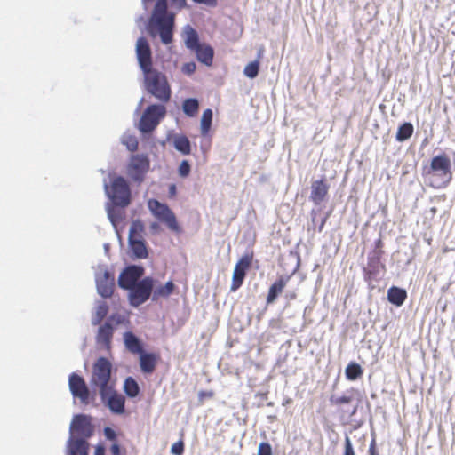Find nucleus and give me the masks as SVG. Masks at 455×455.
Masks as SVG:
<instances>
[{
    "label": "nucleus",
    "instance_id": "f257e3e1",
    "mask_svg": "<svg viewBox=\"0 0 455 455\" xmlns=\"http://www.w3.org/2000/svg\"><path fill=\"white\" fill-rule=\"evenodd\" d=\"M175 14L168 10V0H156L152 13L146 25L151 37L159 36L164 44L172 42Z\"/></svg>",
    "mask_w": 455,
    "mask_h": 455
},
{
    "label": "nucleus",
    "instance_id": "f03ea898",
    "mask_svg": "<svg viewBox=\"0 0 455 455\" xmlns=\"http://www.w3.org/2000/svg\"><path fill=\"white\" fill-rule=\"evenodd\" d=\"M142 74L145 90L160 102H168L172 97V89L166 76L154 68L146 69Z\"/></svg>",
    "mask_w": 455,
    "mask_h": 455
},
{
    "label": "nucleus",
    "instance_id": "7ed1b4c3",
    "mask_svg": "<svg viewBox=\"0 0 455 455\" xmlns=\"http://www.w3.org/2000/svg\"><path fill=\"white\" fill-rule=\"evenodd\" d=\"M104 189L106 196L114 205L124 208L131 204L130 186L124 177L114 178L110 186L105 181Z\"/></svg>",
    "mask_w": 455,
    "mask_h": 455
},
{
    "label": "nucleus",
    "instance_id": "20e7f679",
    "mask_svg": "<svg viewBox=\"0 0 455 455\" xmlns=\"http://www.w3.org/2000/svg\"><path fill=\"white\" fill-rule=\"evenodd\" d=\"M156 282L153 277L146 276L129 288H125L124 290L128 291L129 304L135 308L144 304L152 297Z\"/></svg>",
    "mask_w": 455,
    "mask_h": 455
},
{
    "label": "nucleus",
    "instance_id": "39448f33",
    "mask_svg": "<svg viewBox=\"0 0 455 455\" xmlns=\"http://www.w3.org/2000/svg\"><path fill=\"white\" fill-rule=\"evenodd\" d=\"M112 364L106 357L100 356L92 365L91 385L100 391L105 392L106 388L115 386L111 382Z\"/></svg>",
    "mask_w": 455,
    "mask_h": 455
},
{
    "label": "nucleus",
    "instance_id": "423d86ee",
    "mask_svg": "<svg viewBox=\"0 0 455 455\" xmlns=\"http://www.w3.org/2000/svg\"><path fill=\"white\" fill-rule=\"evenodd\" d=\"M166 108L161 104H151L144 110L138 128L143 134L151 133L160 123L161 119L164 117Z\"/></svg>",
    "mask_w": 455,
    "mask_h": 455
},
{
    "label": "nucleus",
    "instance_id": "0eeeda50",
    "mask_svg": "<svg viewBox=\"0 0 455 455\" xmlns=\"http://www.w3.org/2000/svg\"><path fill=\"white\" fill-rule=\"evenodd\" d=\"M148 208L151 214L157 219L158 221L165 224L169 229L174 232L180 231L174 212L166 204L161 203L157 199H149L148 201Z\"/></svg>",
    "mask_w": 455,
    "mask_h": 455
},
{
    "label": "nucleus",
    "instance_id": "6e6552de",
    "mask_svg": "<svg viewBox=\"0 0 455 455\" xmlns=\"http://www.w3.org/2000/svg\"><path fill=\"white\" fill-rule=\"evenodd\" d=\"M124 320V316L120 315L114 314L110 315L103 324L100 325L96 335V342L108 349L116 327L123 323Z\"/></svg>",
    "mask_w": 455,
    "mask_h": 455
},
{
    "label": "nucleus",
    "instance_id": "1a4fd4ad",
    "mask_svg": "<svg viewBox=\"0 0 455 455\" xmlns=\"http://www.w3.org/2000/svg\"><path fill=\"white\" fill-rule=\"evenodd\" d=\"M428 173H433L440 177L443 186H447L452 180L450 157L445 154L435 156L430 162Z\"/></svg>",
    "mask_w": 455,
    "mask_h": 455
},
{
    "label": "nucleus",
    "instance_id": "9d476101",
    "mask_svg": "<svg viewBox=\"0 0 455 455\" xmlns=\"http://www.w3.org/2000/svg\"><path fill=\"white\" fill-rule=\"evenodd\" d=\"M95 283L97 292L101 298L108 299L113 295L115 278L106 266H99L95 272Z\"/></svg>",
    "mask_w": 455,
    "mask_h": 455
},
{
    "label": "nucleus",
    "instance_id": "9b49d317",
    "mask_svg": "<svg viewBox=\"0 0 455 455\" xmlns=\"http://www.w3.org/2000/svg\"><path fill=\"white\" fill-rule=\"evenodd\" d=\"M101 402L108 410L116 415H122L125 411V397L117 393L115 386L106 388L105 392H99Z\"/></svg>",
    "mask_w": 455,
    "mask_h": 455
},
{
    "label": "nucleus",
    "instance_id": "f8f14e48",
    "mask_svg": "<svg viewBox=\"0 0 455 455\" xmlns=\"http://www.w3.org/2000/svg\"><path fill=\"white\" fill-rule=\"evenodd\" d=\"M149 165L150 162L147 155H132L127 165L129 177L136 182H141L149 169Z\"/></svg>",
    "mask_w": 455,
    "mask_h": 455
},
{
    "label": "nucleus",
    "instance_id": "ddd939ff",
    "mask_svg": "<svg viewBox=\"0 0 455 455\" xmlns=\"http://www.w3.org/2000/svg\"><path fill=\"white\" fill-rule=\"evenodd\" d=\"M91 419L92 418L85 414L75 415L69 427V435H76L85 439L92 437L94 434V427Z\"/></svg>",
    "mask_w": 455,
    "mask_h": 455
},
{
    "label": "nucleus",
    "instance_id": "4468645a",
    "mask_svg": "<svg viewBox=\"0 0 455 455\" xmlns=\"http://www.w3.org/2000/svg\"><path fill=\"white\" fill-rule=\"evenodd\" d=\"M135 52L139 67L142 72L153 68L152 50L144 36L137 39Z\"/></svg>",
    "mask_w": 455,
    "mask_h": 455
},
{
    "label": "nucleus",
    "instance_id": "2eb2a0df",
    "mask_svg": "<svg viewBox=\"0 0 455 455\" xmlns=\"http://www.w3.org/2000/svg\"><path fill=\"white\" fill-rule=\"evenodd\" d=\"M145 269L142 266L130 265L126 267L118 276V286L124 290L142 279Z\"/></svg>",
    "mask_w": 455,
    "mask_h": 455
},
{
    "label": "nucleus",
    "instance_id": "dca6fc26",
    "mask_svg": "<svg viewBox=\"0 0 455 455\" xmlns=\"http://www.w3.org/2000/svg\"><path fill=\"white\" fill-rule=\"evenodd\" d=\"M68 386L74 397H77L80 401L87 404L89 403L90 390L83 377L73 372L68 378Z\"/></svg>",
    "mask_w": 455,
    "mask_h": 455
},
{
    "label": "nucleus",
    "instance_id": "f3484780",
    "mask_svg": "<svg viewBox=\"0 0 455 455\" xmlns=\"http://www.w3.org/2000/svg\"><path fill=\"white\" fill-rule=\"evenodd\" d=\"M251 260L252 256L244 255L236 263L232 276V284L230 288L232 291H235L243 284V279L246 275V271L250 267Z\"/></svg>",
    "mask_w": 455,
    "mask_h": 455
},
{
    "label": "nucleus",
    "instance_id": "a211bd4d",
    "mask_svg": "<svg viewBox=\"0 0 455 455\" xmlns=\"http://www.w3.org/2000/svg\"><path fill=\"white\" fill-rule=\"evenodd\" d=\"M88 439L69 435L66 443V455H89Z\"/></svg>",
    "mask_w": 455,
    "mask_h": 455
},
{
    "label": "nucleus",
    "instance_id": "6ab92c4d",
    "mask_svg": "<svg viewBox=\"0 0 455 455\" xmlns=\"http://www.w3.org/2000/svg\"><path fill=\"white\" fill-rule=\"evenodd\" d=\"M380 267V252L374 251L373 255L368 259L367 267H363L364 280L369 284L379 277Z\"/></svg>",
    "mask_w": 455,
    "mask_h": 455
},
{
    "label": "nucleus",
    "instance_id": "aec40b11",
    "mask_svg": "<svg viewBox=\"0 0 455 455\" xmlns=\"http://www.w3.org/2000/svg\"><path fill=\"white\" fill-rule=\"evenodd\" d=\"M329 191V185L324 181V180H318L312 182L311 185V193L309 199L314 203L315 205H321Z\"/></svg>",
    "mask_w": 455,
    "mask_h": 455
},
{
    "label": "nucleus",
    "instance_id": "412c9836",
    "mask_svg": "<svg viewBox=\"0 0 455 455\" xmlns=\"http://www.w3.org/2000/svg\"><path fill=\"white\" fill-rule=\"evenodd\" d=\"M289 280V276H281L270 285L267 296V304H273L276 300L278 296L283 291Z\"/></svg>",
    "mask_w": 455,
    "mask_h": 455
},
{
    "label": "nucleus",
    "instance_id": "4be33fe9",
    "mask_svg": "<svg viewBox=\"0 0 455 455\" xmlns=\"http://www.w3.org/2000/svg\"><path fill=\"white\" fill-rule=\"evenodd\" d=\"M140 355V367L142 372L146 374L152 373L156 366L158 356L154 353L142 351Z\"/></svg>",
    "mask_w": 455,
    "mask_h": 455
},
{
    "label": "nucleus",
    "instance_id": "5701e85b",
    "mask_svg": "<svg viewBox=\"0 0 455 455\" xmlns=\"http://www.w3.org/2000/svg\"><path fill=\"white\" fill-rule=\"evenodd\" d=\"M128 244L135 259H146L148 255L145 241L141 238L128 237Z\"/></svg>",
    "mask_w": 455,
    "mask_h": 455
},
{
    "label": "nucleus",
    "instance_id": "b1692460",
    "mask_svg": "<svg viewBox=\"0 0 455 455\" xmlns=\"http://www.w3.org/2000/svg\"><path fill=\"white\" fill-rule=\"evenodd\" d=\"M124 343L127 350L132 354H140L143 350L141 340L132 331L124 333Z\"/></svg>",
    "mask_w": 455,
    "mask_h": 455
},
{
    "label": "nucleus",
    "instance_id": "393cba45",
    "mask_svg": "<svg viewBox=\"0 0 455 455\" xmlns=\"http://www.w3.org/2000/svg\"><path fill=\"white\" fill-rule=\"evenodd\" d=\"M387 296L391 304L401 307L407 298V292L403 288L392 286L387 290Z\"/></svg>",
    "mask_w": 455,
    "mask_h": 455
},
{
    "label": "nucleus",
    "instance_id": "a878e982",
    "mask_svg": "<svg viewBox=\"0 0 455 455\" xmlns=\"http://www.w3.org/2000/svg\"><path fill=\"white\" fill-rule=\"evenodd\" d=\"M193 52H196L197 60L206 66H211L212 64L214 51L212 46L201 44Z\"/></svg>",
    "mask_w": 455,
    "mask_h": 455
},
{
    "label": "nucleus",
    "instance_id": "bb28decb",
    "mask_svg": "<svg viewBox=\"0 0 455 455\" xmlns=\"http://www.w3.org/2000/svg\"><path fill=\"white\" fill-rule=\"evenodd\" d=\"M175 284L172 281H168L164 285L154 287L151 299L157 301L161 298H168L174 291Z\"/></svg>",
    "mask_w": 455,
    "mask_h": 455
},
{
    "label": "nucleus",
    "instance_id": "cd10ccee",
    "mask_svg": "<svg viewBox=\"0 0 455 455\" xmlns=\"http://www.w3.org/2000/svg\"><path fill=\"white\" fill-rule=\"evenodd\" d=\"M117 206L114 205L112 203L106 204V211L108 214V218L114 227L117 236L120 238L119 232L117 230V223L120 222L123 219L122 212L116 209Z\"/></svg>",
    "mask_w": 455,
    "mask_h": 455
},
{
    "label": "nucleus",
    "instance_id": "c85d7f7f",
    "mask_svg": "<svg viewBox=\"0 0 455 455\" xmlns=\"http://www.w3.org/2000/svg\"><path fill=\"white\" fill-rule=\"evenodd\" d=\"M96 304L95 311L91 320L93 326L99 325L108 313V306L105 301L99 300Z\"/></svg>",
    "mask_w": 455,
    "mask_h": 455
},
{
    "label": "nucleus",
    "instance_id": "c756f323",
    "mask_svg": "<svg viewBox=\"0 0 455 455\" xmlns=\"http://www.w3.org/2000/svg\"><path fill=\"white\" fill-rule=\"evenodd\" d=\"M185 33V45L188 49L194 51L198 48L200 44L199 36L197 32L190 26H187L184 30Z\"/></svg>",
    "mask_w": 455,
    "mask_h": 455
},
{
    "label": "nucleus",
    "instance_id": "7c9ffc66",
    "mask_svg": "<svg viewBox=\"0 0 455 455\" xmlns=\"http://www.w3.org/2000/svg\"><path fill=\"white\" fill-rule=\"evenodd\" d=\"M173 147L182 155H189L191 151V143L188 138L185 135H175L173 137Z\"/></svg>",
    "mask_w": 455,
    "mask_h": 455
},
{
    "label": "nucleus",
    "instance_id": "2f4dec72",
    "mask_svg": "<svg viewBox=\"0 0 455 455\" xmlns=\"http://www.w3.org/2000/svg\"><path fill=\"white\" fill-rule=\"evenodd\" d=\"M124 391L129 398H135L139 395L140 388L134 378L127 377L124 382Z\"/></svg>",
    "mask_w": 455,
    "mask_h": 455
},
{
    "label": "nucleus",
    "instance_id": "473e14b6",
    "mask_svg": "<svg viewBox=\"0 0 455 455\" xmlns=\"http://www.w3.org/2000/svg\"><path fill=\"white\" fill-rule=\"evenodd\" d=\"M414 131V127L411 123L404 122L399 125L395 135V140L399 142H403L409 140Z\"/></svg>",
    "mask_w": 455,
    "mask_h": 455
},
{
    "label": "nucleus",
    "instance_id": "72a5a7b5",
    "mask_svg": "<svg viewBox=\"0 0 455 455\" xmlns=\"http://www.w3.org/2000/svg\"><path fill=\"white\" fill-rule=\"evenodd\" d=\"M363 373V368L355 362H350L345 369V376L351 381H355L359 379Z\"/></svg>",
    "mask_w": 455,
    "mask_h": 455
},
{
    "label": "nucleus",
    "instance_id": "f704fd0d",
    "mask_svg": "<svg viewBox=\"0 0 455 455\" xmlns=\"http://www.w3.org/2000/svg\"><path fill=\"white\" fill-rule=\"evenodd\" d=\"M182 110L188 116H195L199 110L198 100L196 98L186 99L182 103Z\"/></svg>",
    "mask_w": 455,
    "mask_h": 455
},
{
    "label": "nucleus",
    "instance_id": "c9c22d12",
    "mask_svg": "<svg viewBox=\"0 0 455 455\" xmlns=\"http://www.w3.org/2000/svg\"><path fill=\"white\" fill-rule=\"evenodd\" d=\"M212 110L211 108H207L203 112L202 117H201V123H200V129L202 135H206L211 127L212 123Z\"/></svg>",
    "mask_w": 455,
    "mask_h": 455
},
{
    "label": "nucleus",
    "instance_id": "e433bc0d",
    "mask_svg": "<svg viewBox=\"0 0 455 455\" xmlns=\"http://www.w3.org/2000/svg\"><path fill=\"white\" fill-rule=\"evenodd\" d=\"M122 143L126 146L127 149L131 152L136 151L138 149V140L136 136L124 133L122 137Z\"/></svg>",
    "mask_w": 455,
    "mask_h": 455
},
{
    "label": "nucleus",
    "instance_id": "4c0bfd02",
    "mask_svg": "<svg viewBox=\"0 0 455 455\" xmlns=\"http://www.w3.org/2000/svg\"><path fill=\"white\" fill-rule=\"evenodd\" d=\"M259 71V61L253 60L247 64L243 69V74L248 78L253 79L255 78Z\"/></svg>",
    "mask_w": 455,
    "mask_h": 455
},
{
    "label": "nucleus",
    "instance_id": "58836bf2",
    "mask_svg": "<svg viewBox=\"0 0 455 455\" xmlns=\"http://www.w3.org/2000/svg\"><path fill=\"white\" fill-rule=\"evenodd\" d=\"M144 226L143 223L139 220H133L130 226L128 237L131 238H139L140 237V233L143 231Z\"/></svg>",
    "mask_w": 455,
    "mask_h": 455
},
{
    "label": "nucleus",
    "instance_id": "ea45409f",
    "mask_svg": "<svg viewBox=\"0 0 455 455\" xmlns=\"http://www.w3.org/2000/svg\"><path fill=\"white\" fill-rule=\"evenodd\" d=\"M191 171V165L188 160H182L180 164L178 172L179 175L182 178H186L189 175Z\"/></svg>",
    "mask_w": 455,
    "mask_h": 455
},
{
    "label": "nucleus",
    "instance_id": "a19ab883",
    "mask_svg": "<svg viewBox=\"0 0 455 455\" xmlns=\"http://www.w3.org/2000/svg\"><path fill=\"white\" fill-rule=\"evenodd\" d=\"M351 401H352V396H348V395H342V396L331 395L330 397L331 403L334 404V405L349 403Z\"/></svg>",
    "mask_w": 455,
    "mask_h": 455
},
{
    "label": "nucleus",
    "instance_id": "79ce46f5",
    "mask_svg": "<svg viewBox=\"0 0 455 455\" xmlns=\"http://www.w3.org/2000/svg\"><path fill=\"white\" fill-rule=\"evenodd\" d=\"M257 455H273L272 446L268 443H260L258 448Z\"/></svg>",
    "mask_w": 455,
    "mask_h": 455
},
{
    "label": "nucleus",
    "instance_id": "37998d69",
    "mask_svg": "<svg viewBox=\"0 0 455 455\" xmlns=\"http://www.w3.org/2000/svg\"><path fill=\"white\" fill-rule=\"evenodd\" d=\"M171 452L173 455H182L184 452V443L181 440L174 443L171 447Z\"/></svg>",
    "mask_w": 455,
    "mask_h": 455
},
{
    "label": "nucleus",
    "instance_id": "c03bdc74",
    "mask_svg": "<svg viewBox=\"0 0 455 455\" xmlns=\"http://www.w3.org/2000/svg\"><path fill=\"white\" fill-rule=\"evenodd\" d=\"M343 455H355L352 442L348 435L345 437V447Z\"/></svg>",
    "mask_w": 455,
    "mask_h": 455
},
{
    "label": "nucleus",
    "instance_id": "a18cd8bd",
    "mask_svg": "<svg viewBox=\"0 0 455 455\" xmlns=\"http://www.w3.org/2000/svg\"><path fill=\"white\" fill-rule=\"evenodd\" d=\"M103 433H104L106 439H108L109 441H116L117 435H116V431L112 427H105L103 429Z\"/></svg>",
    "mask_w": 455,
    "mask_h": 455
},
{
    "label": "nucleus",
    "instance_id": "49530a36",
    "mask_svg": "<svg viewBox=\"0 0 455 455\" xmlns=\"http://www.w3.org/2000/svg\"><path fill=\"white\" fill-rule=\"evenodd\" d=\"M196 63L195 62H187L182 66V72L187 75H191L196 71Z\"/></svg>",
    "mask_w": 455,
    "mask_h": 455
},
{
    "label": "nucleus",
    "instance_id": "de8ad7c7",
    "mask_svg": "<svg viewBox=\"0 0 455 455\" xmlns=\"http://www.w3.org/2000/svg\"><path fill=\"white\" fill-rule=\"evenodd\" d=\"M284 299L288 302L294 300L297 298V293L295 290H286L284 291Z\"/></svg>",
    "mask_w": 455,
    "mask_h": 455
},
{
    "label": "nucleus",
    "instance_id": "09e8293b",
    "mask_svg": "<svg viewBox=\"0 0 455 455\" xmlns=\"http://www.w3.org/2000/svg\"><path fill=\"white\" fill-rule=\"evenodd\" d=\"M149 230L152 234L156 235L161 231V227L158 222L153 221L149 225Z\"/></svg>",
    "mask_w": 455,
    "mask_h": 455
},
{
    "label": "nucleus",
    "instance_id": "8fccbe9b",
    "mask_svg": "<svg viewBox=\"0 0 455 455\" xmlns=\"http://www.w3.org/2000/svg\"><path fill=\"white\" fill-rule=\"evenodd\" d=\"M110 452L112 455H121V447L118 443H114L110 446Z\"/></svg>",
    "mask_w": 455,
    "mask_h": 455
},
{
    "label": "nucleus",
    "instance_id": "3c124183",
    "mask_svg": "<svg viewBox=\"0 0 455 455\" xmlns=\"http://www.w3.org/2000/svg\"><path fill=\"white\" fill-rule=\"evenodd\" d=\"M369 454L370 455H379V452L376 448V441L374 438L371 440V442L370 443Z\"/></svg>",
    "mask_w": 455,
    "mask_h": 455
},
{
    "label": "nucleus",
    "instance_id": "603ef678",
    "mask_svg": "<svg viewBox=\"0 0 455 455\" xmlns=\"http://www.w3.org/2000/svg\"><path fill=\"white\" fill-rule=\"evenodd\" d=\"M192 1L196 4H204L208 6H216L217 5V0H192Z\"/></svg>",
    "mask_w": 455,
    "mask_h": 455
},
{
    "label": "nucleus",
    "instance_id": "864d4df0",
    "mask_svg": "<svg viewBox=\"0 0 455 455\" xmlns=\"http://www.w3.org/2000/svg\"><path fill=\"white\" fill-rule=\"evenodd\" d=\"M172 4L178 9H183L187 5V0H171Z\"/></svg>",
    "mask_w": 455,
    "mask_h": 455
},
{
    "label": "nucleus",
    "instance_id": "5fc2aeb1",
    "mask_svg": "<svg viewBox=\"0 0 455 455\" xmlns=\"http://www.w3.org/2000/svg\"><path fill=\"white\" fill-rule=\"evenodd\" d=\"M105 451H106L105 447L101 444H98L95 447L94 455H106Z\"/></svg>",
    "mask_w": 455,
    "mask_h": 455
},
{
    "label": "nucleus",
    "instance_id": "6e6d98bb",
    "mask_svg": "<svg viewBox=\"0 0 455 455\" xmlns=\"http://www.w3.org/2000/svg\"><path fill=\"white\" fill-rule=\"evenodd\" d=\"M169 193L171 196H174L176 194V186L174 184L170 185Z\"/></svg>",
    "mask_w": 455,
    "mask_h": 455
},
{
    "label": "nucleus",
    "instance_id": "4d7b16f0",
    "mask_svg": "<svg viewBox=\"0 0 455 455\" xmlns=\"http://www.w3.org/2000/svg\"><path fill=\"white\" fill-rule=\"evenodd\" d=\"M108 248H109V245H108V244H107V243H106V244H104V249H105V251H108Z\"/></svg>",
    "mask_w": 455,
    "mask_h": 455
},
{
    "label": "nucleus",
    "instance_id": "13d9d810",
    "mask_svg": "<svg viewBox=\"0 0 455 455\" xmlns=\"http://www.w3.org/2000/svg\"><path fill=\"white\" fill-rule=\"evenodd\" d=\"M323 224H324V220L321 223L320 229L323 228Z\"/></svg>",
    "mask_w": 455,
    "mask_h": 455
},
{
    "label": "nucleus",
    "instance_id": "bf43d9fd",
    "mask_svg": "<svg viewBox=\"0 0 455 455\" xmlns=\"http://www.w3.org/2000/svg\"><path fill=\"white\" fill-rule=\"evenodd\" d=\"M356 411V408L354 409V411H352V414H355Z\"/></svg>",
    "mask_w": 455,
    "mask_h": 455
},
{
    "label": "nucleus",
    "instance_id": "052dcab7",
    "mask_svg": "<svg viewBox=\"0 0 455 455\" xmlns=\"http://www.w3.org/2000/svg\"><path fill=\"white\" fill-rule=\"evenodd\" d=\"M453 156H454V157H453V161H454V163H455V152L453 153Z\"/></svg>",
    "mask_w": 455,
    "mask_h": 455
}]
</instances>
